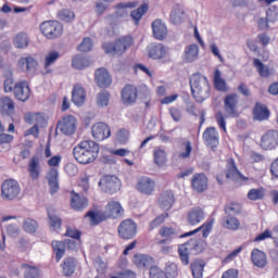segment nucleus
Returning <instances> with one entry per match:
<instances>
[{
	"instance_id": "obj_8",
	"label": "nucleus",
	"mask_w": 278,
	"mask_h": 278,
	"mask_svg": "<svg viewBox=\"0 0 278 278\" xmlns=\"http://www.w3.org/2000/svg\"><path fill=\"white\" fill-rule=\"evenodd\" d=\"M98 186L106 194H116L121 190V179L114 175L103 176Z\"/></svg>"
},
{
	"instance_id": "obj_53",
	"label": "nucleus",
	"mask_w": 278,
	"mask_h": 278,
	"mask_svg": "<svg viewBox=\"0 0 278 278\" xmlns=\"http://www.w3.org/2000/svg\"><path fill=\"white\" fill-rule=\"evenodd\" d=\"M86 217L90 219L92 225H99L105 220V217L96 211H89L86 213Z\"/></svg>"
},
{
	"instance_id": "obj_41",
	"label": "nucleus",
	"mask_w": 278,
	"mask_h": 278,
	"mask_svg": "<svg viewBox=\"0 0 278 278\" xmlns=\"http://www.w3.org/2000/svg\"><path fill=\"white\" fill-rule=\"evenodd\" d=\"M220 75V70H215L213 78L214 88L218 92H227V81Z\"/></svg>"
},
{
	"instance_id": "obj_36",
	"label": "nucleus",
	"mask_w": 278,
	"mask_h": 278,
	"mask_svg": "<svg viewBox=\"0 0 278 278\" xmlns=\"http://www.w3.org/2000/svg\"><path fill=\"white\" fill-rule=\"evenodd\" d=\"M253 116L255 121H268L270 116V111H268V108L266 105L256 102L253 110Z\"/></svg>"
},
{
	"instance_id": "obj_29",
	"label": "nucleus",
	"mask_w": 278,
	"mask_h": 278,
	"mask_svg": "<svg viewBox=\"0 0 278 278\" xmlns=\"http://www.w3.org/2000/svg\"><path fill=\"white\" fill-rule=\"evenodd\" d=\"M72 101L74 105H77L78 108H81V105L86 103V90L84 87L79 85L74 86L72 91Z\"/></svg>"
},
{
	"instance_id": "obj_35",
	"label": "nucleus",
	"mask_w": 278,
	"mask_h": 278,
	"mask_svg": "<svg viewBox=\"0 0 278 278\" xmlns=\"http://www.w3.org/2000/svg\"><path fill=\"white\" fill-rule=\"evenodd\" d=\"M252 264L257 268H264L267 264L266 253L260 249H254L251 252Z\"/></svg>"
},
{
	"instance_id": "obj_23",
	"label": "nucleus",
	"mask_w": 278,
	"mask_h": 278,
	"mask_svg": "<svg viewBox=\"0 0 278 278\" xmlns=\"http://www.w3.org/2000/svg\"><path fill=\"white\" fill-rule=\"evenodd\" d=\"M191 186L195 192L207 190V176L205 174H194L191 178Z\"/></svg>"
},
{
	"instance_id": "obj_61",
	"label": "nucleus",
	"mask_w": 278,
	"mask_h": 278,
	"mask_svg": "<svg viewBox=\"0 0 278 278\" xmlns=\"http://www.w3.org/2000/svg\"><path fill=\"white\" fill-rule=\"evenodd\" d=\"M116 140L119 142V144H127V141L129 140V130L122 128L116 134Z\"/></svg>"
},
{
	"instance_id": "obj_56",
	"label": "nucleus",
	"mask_w": 278,
	"mask_h": 278,
	"mask_svg": "<svg viewBox=\"0 0 278 278\" xmlns=\"http://www.w3.org/2000/svg\"><path fill=\"white\" fill-rule=\"evenodd\" d=\"M165 275L170 278L179 277V267L175 263H167L165 266Z\"/></svg>"
},
{
	"instance_id": "obj_11",
	"label": "nucleus",
	"mask_w": 278,
	"mask_h": 278,
	"mask_svg": "<svg viewBox=\"0 0 278 278\" xmlns=\"http://www.w3.org/2000/svg\"><path fill=\"white\" fill-rule=\"evenodd\" d=\"M56 128L61 130L64 136H73L77 130V122L75 116L66 115L61 121L58 122Z\"/></svg>"
},
{
	"instance_id": "obj_15",
	"label": "nucleus",
	"mask_w": 278,
	"mask_h": 278,
	"mask_svg": "<svg viewBox=\"0 0 278 278\" xmlns=\"http://www.w3.org/2000/svg\"><path fill=\"white\" fill-rule=\"evenodd\" d=\"M94 79L99 88H110V86H112V76L105 67L96 70Z\"/></svg>"
},
{
	"instance_id": "obj_20",
	"label": "nucleus",
	"mask_w": 278,
	"mask_h": 278,
	"mask_svg": "<svg viewBox=\"0 0 278 278\" xmlns=\"http://www.w3.org/2000/svg\"><path fill=\"white\" fill-rule=\"evenodd\" d=\"M16 112V104L12 98L4 96L0 98V114L2 116H14Z\"/></svg>"
},
{
	"instance_id": "obj_6",
	"label": "nucleus",
	"mask_w": 278,
	"mask_h": 278,
	"mask_svg": "<svg viewBox=\"0 0 278 278\" xmlns=\"http://www.w3.org/2000/svg\"><path fill=\"white\" fill-rule=\"evenodd\" d=\"M40 31L48 40H55L64 34V27L58 21H46L40 24Z\"/></svg>"
},
{
	"instance_id": "obj_14",
	"label": "nucleus",
	"mask_w": 278,
	"mask_h": 278,
	"mask_svg": "<svg viewBox=\"0 0 278 278\" xmlns=\"http://www.w3.org/2000/svg\"><path fill=\"white\" fill-rule=\"evenodd\" d=\"M122 101L124 105H134L138 101V88L134 85H126L122 89Z\"/></svg>"
},
{
	"instance_id": "obj_2",
	"label": "nucleus",
	"mask_w": 278,
	"mask_h": 278,
	"mask_svg": "<svg viewBox=\"0 0 278 278\" xmlns=\"http://www.w3.org/2000/svg\"><path fill=\"white\" fill-rule=\"evenodd\" d=\"M189 86L191 94L197 103H203L206 99H210V80L201 73H195L190 77Z\"/></svg>"
},
{
	"instance_id": "obj_43",
	"label": "nucleus",
	"mask_w": 278,
	"mask_h": 278,
	"mask_svg": "<svg viewBox=\"0 0 278 278\" xmlns=\"http://www.w3.org/2000/svg\"><path fill=\"white\" fill-rule=\"evenodd\" d=\"M136 5H138V2L134 1V2H121L118 4L115 5V16H117V18H123V16L127 15V9H131V8H136Z\"/></svg>"
},
{
	"instance_id": "obj_9",
	"label": "nucleus",
	"mask_w": 278,
	"mask_h": 278,
	"mask_svg": "<svg viewBox=\"0 0 278 278\" xmlns=\"http://www.w3.org/2000/svg\"><path fill=\"white\" fill-rule=\"evenodd\" d=\"M239 96L237 93H229L224 98V110L230 118H238L240 111H238Z\"/></svg>"
},
{
	"instance_id": "obj_12",
	"label": "nucleus",
	"mask_w": 278,
	"mask_h": 278,
	"mask_svg": "<svg viewBox=\"0 0 278 278\" xmlns=\"http://www.w3.org/2000/svg\"><path fill=\"white\" fill-rule=\"evenodd\" d=\"M91 134L96 140L103 141L112 136V130L108 124L99 122L92 126Z\"/></svg>"
},
{
	"instance_id": "obj_3",
	"label": "nucleus",
	"mask_w": 278,
	"mask_h": 278,
	"mask_svg": "<svg viewBox=\"0 0 278 278\" xmlns=\"http://www.w3.org/2000/svg\"><path fill=\"white\" fill-rule=\"evenodd\" d=\"M203 253L201 240L191 238L189 241L178 245V255L182 266L190 264V255H199Z\"/></svg>"
},
{
	"instance_id": "obj_21",
	"label": "nucleus",
	"mask_w": 278,
	"mask_h": 278,
	"mask_svg": "<svg viewBox=\"0 0 278 278\" xmlns=\"http://www.w3.org/2000/svg\"><path fill=\"white\" fill-rule=\"evenodd\" d=\"M137 190L141 192V194H153L155 181L149 177H141L137 182Z\"/></svg>"
},
{
	"instance_id": "obj_50",
	"label": "nucleus",
	"mask_w": 278,
	"mask_h": 278,
	"mask_svg": "<svg viewBox=\"0 0 278 278\" xmlns=\"http://www.w3.org/2000/svg\"><path fill=\"white\" fill-rule=\"evenodd\" d=\"M97 104L100 108H108L110 105V92L108 90H102L98 93Z\"/></svg>"
},
{
	"instance_id": "obj_62",
	"label": "nucleus",
	"mask_w": 278,
	"mask_h": 278,
	"mask_svg": "<svg viewBox=\"0 0 278 278\" xmlns=\"http://www.w3.org/2000/svg\"><path fill=\"white\" fill-rule=\"evenodd\" d=\"M150 278H168V276L157 266H152L150 268Z\"/></svg>"
},
{
	"instance_id": "obj_45",
	"label": "nucleus",
	"mask_w": 278,
	"mask_h": 278,
	"mask_svg": "<svg viewBox=\"0 0 278 278\" xmlns=\"http://www.w3.org/2000/svg\"><path fill=\"white\" fill-rule=\"evenodd\" d=\"M253 66H254V68H256L260 77H263V78L270 77V68H268V66L264 65L262 60L254 59L253 60Z\"/></svg>"
},
{
	"instance_id": "obj_4",
	"label": "nucleus",
	"mask_w": 278,
	"mask_h": 278,
	"mask_svg": "<svg viewBox=\"0 0 278 278\" xmlns=\"http://www.w3.org/2000/svg\"><path fill=\"white\" fill-rule=\"evenodd\" d=\"M134 45V37L123 36L115 40V42H104L102 49L105 53L111 55H123Z\"/></svg>"
},
{
	"instance_id": "obj_13",
	"label": "nucleus",
	"mask_w": 278,
	"mask_h": 278,
	"mask_svg": "<svg viewBox=\"0 0 278 278\" xmlns=\"http://www.w3.org/2000/svg\"><path fill=\"white\" fill-rule=\"evenodd\" d=\"M27 172L29 178L33 181H38L40 179V173H42V165H40V156L33 155L28 162Z\"/></svg>"
},
{
	"instance_id": "obj_10",
	"label": "nucleus",
	"mask_w": 278,
	"mask_h": 278,
	"mask_svg": "<svg viewBox=\"0 0 278 278\" xmlns=\"http://www.w3.org/2000/svg\"><path fill=\"white\" fill-rule=\"evenodd\" d=\"M278 147V131L267 130L261 138V149L264 151H275Z\"/></svg>"
},
{
	"instance_id": "obj_64",
	"label": "nucleus",
	"mask_w": 278,
	"mask_h": 278,
	"mask_svg": "<svg viewBox=\"0 0 278 278\" xmlns=\"http://www.w3.org/2000/svg\"><path fill=\"white\" fill-rule=\"evenodd\" d=\"M16 84L14 83V78L12 76L8 77L4 79L3 87H4V92H14V87Z\"/></svg>"
},
{
	"instance_id": "obj_22",
	"label": "nucleus",
	"mask_w": 278,
	"mask_h": 278,
	"mask_svg": "<svg viewBox=\"0 0 278 278\" xmlns=\"http://www.w3.org/2000/svg\"><path fill=\"white\" fill-rule=\"evenodd\" d=\"M173 205H175V193H173V191H164L161 193L159 198V206L161 210L168 212V210L173 208Z\"/></svg>"
},
{
	"instance_id": "obj_52",
	"label": "nucleus",
	"mask_w": 278,
	"mask_h": 278,
	"mask_svg": "<svg viewBox=\"0 0 278 278\" xmlns=\"http://www.w3.org/2000/svg\"><path fill=\"white\" fill-rule=\"evenodd\" d=\"M58 60H60V52L50 51L45 58L46 71L49 68V66H52V64H55V62H58Z\"/></svg>"
},
{
	"instance_id": "obj_63",
	"label": "nucleus",
	"mask_w": 278,
	"mask_h": 278,
	"mask_svg": "<svg viewBox=\"0 0 278 278\" xmlns=\"http://www.w3.org/2000/svg\"><path fill=\"white\" fill-rule=\"evenodd\" d=\"M161 238H170V236H177V231L173 227H162L159 231Z\"/></svg>"
},
{
	"instance_id": "obj_1",
	"label": "nucleus",
	"mask_w": 278,
	"mask_h": 278,
	"mask_svg": "<svg viewBox=\"0 0 278 278\" xmlns=\"http://www.w3.org/2000/svg\"><path fill=\"white\" fill-rule=\"evenodd\" d=\"M99 151L100 148L97 142L85 140L74 148L73 155L79 164H90L99 157Z\"/></svg>"
},
{
	"instance_id": "obj_46",
	"label": "nucleus",
	"mask_w": 278,
	"mask_h": 278,
	"mask_svg": "<svg viewBox=\"0 0 278 278\" xmlns=\"http://www.w3.org/2000/svg\"><path fill=\"white\" fill-rule=\"evenodd\" d=\"M242 212V206H240V203H229L225 205V214L228 217H236L238 214Z\"/></svg>"
},
{
	"instance_id": "obj_60",
	"label": "nucleus",
	"mask_w": 278,
	"mask_h": 278,
	"mask_svg": "<svg viewBox=\"0 0 278 278\" xmlns=\"http://www.w3.org/2000/svg\"><path fill=\"white\" fill-rule=\"evenodd\" d=\"M266 18L269 21V23H277L278 21V8L277 5H271L266 11Z\"/></svg>"
},
{
	"instance_id": "obj_44",
	"label": "nucleus",
	"mask_w": 278,
	"mask_h": 278,
	"mask_svg": "<svg viewBox=\"0 0 278 278\" xmlns=\"http://www.w3.org/2000/svg\"><path fill=\"white\" fill-rule=\"evenodd\" d=\"M147 12H149V4L143 3L137 10L130 12V17L135 21V24L138 25Z\"/></svg>"
},
{
	"instance_id": "obj_30",
	"label": "nucleus",
	"mask_w": 278,
	"mask_h": 278,
	"mask_svg": "<svg viewBox=\"0 0 278 278\" xmlns=\"http://www.w3.org/2000/svg\"><path fill=\"white\" fill-rule=\"evenodd\" d=\"M92 64L90 56H86L84 54H77L72 60L73 68L76 71H84V68H88Z\"/></svg>"
},
{
	"instance_id": "obj_25",
	"label": "nucleus",
	"mask_w": 278,
	"mask_h": 278,
	"mask_svg": "<svg viewBox=\"0 0 278 278\" xmlns=\"http://www.w3.org/2000/svg\"><path fill=\"white\" fill-rule=\"evenodd\" d=\"M134 264L137 268H151L152 266H155V258L147 254H135Z\"/></svg>"
},
{
	"instance_id": "obj_32",
	"label": "nucleus",
	"mask_w": 278,
	"mask_h": 278,
	"mask_svg": "<svg viewBox=\"0 0 278 278\" xmlns=\"http://www.w3.org/2000/svg\"><path fill=\"white\" fill-rule=\"evenodd\" d=\"M199 59V46L197 43L189 45L184 51V62L188 64L197 61Z\"/></svg>"
},
{
	"instance_id": "obj_33",
	"label": "nucleus",
	"mask_w": 278,
	"mask_h": 278,
	"mask_svg": "<svg viewBox=\"0 0 278 278\" xmlns=\"http://www.w3.org/2000/svg\"><path fill=\"white\" fill-rule=\"evenodd\" d=\"M205 218V212H203V208L201 207H194L191 211H189L187 215V220L189 225H199L201 220Z\"/></svg>"
},
{
	"instance_id": "obj_49",
	"label": "nucleus",
	"mask_w": 278,
	"mask_h": 278,
	"mask_svg": "<svg viewBox=\"0 0 278 278\" xmlns=\"http://www.w3.org/2000/svg\"><path fill=\"white\" fill-rule=\"evenodd\" d=\"M154 164L156 166H166V151L163 149H155L153 152Z\"/></svg>"
},
{
	"instance_id": "obj_26",
	"label": "nucleus",
	"mask_w": 278,
	"mask_h": 278,
	"mask_svg": "<svg viewBox=\"0 0 278 278\" xmlns=\"http://www.w3.org/2000/svg\"><path fill=\"white\" fill-rule=\"evenodd\" d=\"M70 204L72 210H75L76 212H81V210H86V207H88V198L81 197L78 193H75V191H72Z\"/></svg>"
},
{
	"instance_id": "obj_55",
	"label": "nucleus",
	"mask_w": 278,
	"mask_h": 278,
	"mask_svg": "<svg viewBox=\"0 0 278 278\" xmlns=\"http://www.w3.org/2000/svg\"><path fill=\"white\" fill-rule=\"evenodd\" d=\"M224 227H226V229H232L233 231H236V229L240 227V220H238V218L236 217L225 216Z\"/></svg>"
},
{
	"instance_id": "obj_27",
	"label": "nucleus",
	"mask_w": 278,
	"mask_h": 278,
	"mask_svg": "<svg viewBox=\"0 0 278 278\" xmlns=\"http://www.w3.org/2000/svg\"><path fill=\"white\" fill-rule=\"evenodd\" d=\"M18 66L24 71V73H35L38 68V61L34 56H24L18 61Z\"/></svg>"
},
{
	"instance_id": "obj_42",
	"label": "nucleus",
	"mask_w": 278,
	"mask_h": 278,
	"mask_svg": "<svg viewBox=\"0 0 278 278\" xmlns=\"http://www.w3.org/2000/svg\"><path fill=\"white\" fill-rule=\"evenodd\" d=\"M53 252L55 253L56 262H60L66 255V243L64 241L54 240L51 243Z\"/></svg>"
},
{
	"instance_id": "obj_16",
	"label": "nucleus",
	"mask_w": 278,
	"mask_h": 278,
	"mask_svg": "<svg viewBox=\"0 0 278 278\" xmlns=\"http://www.w3.org/2000/svg\"><path fill=\"white\" fill-rule=\"evenodd\" d=\"M202 138L207 147H211V149H216L219 144V135L218 130H216V127H207L203 135Z\"/></svg>"
},
{
	"instance_id": "obj_19",
	"label": "nucleus",
	"mask_w": 278,
	"mask_h": 278,
	"mask_svg": "<svg viewBox=\"0 0 278 278\" xmlns=\"http://www.w3.org/2000/svg\"><path fill=\"white\" fill-rule=\"evenodd\" d=\"M13 93L17 101H22V103H25V101L29 99L30 94L29 85L27 84V81L15 83Z\"/></svg>"
},
{
	"instance_id": "obj_38",
	"label": "nucleus",
	"mask_w": 278,
	"mask_h": 278,
	"mask_svg": "<svg viewBox=\"0 0 278 278\" xmlns=\"http://www.w3.org/2000/svg\"><path fill=\"white\" fill-rule=\"evenodd\" d=\"M123 206L116 201L109 202L106 205V215L111 218H118L123 216Z\"/></svg>"
},
{
	"instance_id": "obj_47",
	"label": "nucleus",
	"mask_w": 278,
	"mask_h": 278,
	"mask_svg": "<svg viewBox=\"0 0 278 278\" xmlns=\"http://www.w3.org/2000/svg\"><path fill=\"white\" fill-rule=\"evenodd\" d=\"M266 194V190L264 188H258V189H250V191L248 192V199L250 201H262V199H264Z\"/></svg>"
},
{
	"instance_id": "obj_28",
	"label": "nucleus",
	"mask_w": 278,
	"mask_h": 278,
	"mask_svg": "<svg viewBox=\"0 0 278 278\" xmlns=\"http://www.w3.org/2000/svg\"><path fill=\"white\" fill-rule=\"evenodd\" d=\"M213 227H214V222H207L194 230L180 235L179 238H190V236H194V233H199V231H202L203 238H208L210 233H212Z\"/></svg>"
},
{
	"instance_id": "obj_58",
	"label": "nucleus",
	"mask_w": 278,
	"mask_h": 278,
	"mask_svg": "<svg viewBox=\"0 0 278 278\" xmlns=\"http://www.w3.org/2000/svg\"><path fill=\"white\" fill-rule=\"evenodd\" d=\"M77 50L83 53H88V51H92V39L90 37H85L77 47Z\"/></svg>"
},
{
	"instance_id": "obj_48",
	"label": "nucleus",
	"mask_w": 278,
	"mask_h": 278,
	"mask_svg": "<svg viewBox=\"0 0 278 278\" xmlns=\"http://www.w3.org/2000/svg\"><path fill=\"white\" fill-rule=\"evenodd\" d=\"M22 268H25V278H40V270L36 266L29 264H22Z\"/></svg>"
},
{
	"instance_id": "obj_37",
	"label": "nucleus",
	"mask_w": 278,
	"mask_h": 278,
	"mask_svg": "<svg viewBox=\"0 0 278 278\" xmlns=\"http://www.w3.org/2000/svg\"><path fill=\"white\" fill-rule=\"evenodd\" d=\"M13 47L15 49H22L25 50L27 49V47H29V35H27V33H17L14 37H13Z\"/></svg>"
},
{
	"instance_id": "obj_34",
	"label": "nucleus",
	"mask_w": 278,
	"mask_h": 278,
	"mask_svg": "<svg viewBox=\"0 0 278 278\" xmlns=\"http://www.w3.org/2000/svg\"><path fill=\"white\" fill-rule=\"evenodd\" d=\"M59 175L60 174L55 168L50 169V172L47 175V180L50 188V194H55L58 193V190H60V182L58 181Z\"/></svg>"
},
{
	"instance_id": "obj_51",
	"label": "nucleus",
	"mask_w": 278,
	"mask_h": 278,
	"mask_svg": "<svg viewBox=\"0 0 278 278\" xmlns=\"http://www.w3.org/2000/svg\"><path fill=\"white\" fill-rule=\"evenodd\" d=\"M48 218L50 220V227L54 229V231L62 229V218H60V216L51 213V211H48Z\"/></svg>"
},
{
	"instance_id": "obj_24",
	"label": "nucleus",
	"mask_w": 278,
	"mask_h": 278,
	"mask_svg": "<svg viewBox=\"0 0 278 278\" xmlns=\"http://www.w3.org/2000/svg\"><path fill=\"white\" fill-rule=\"evenodd\" d=\"M62 273L65 277H73L77 269V261L73 256H68L61 263Z\"/></svg>"
},
{
	"instance_id": "obj_7",
	"label": "nucleus",
	"mask_w": 278,
	"mask_h": 278,
	"mask_svg": "<svg viewBox=\"0 0 278 278\" xmlns=\"http://www.w3.org/2000/svg\"><path fill=\"white\" fill-rule=\"evenodd\" d=\"M117 233L122 240H134L138 233V224L134 219H124L117 227Z\"/></svg>"
},
{
	"instance_id": "obj_39",
	"label": "nucleus",
	"mask_w": 278,
	"mask_h": 278,
	"mask_svg": "<svg viewBox=\"0 0 278 278\" xmlns=\"http://www.w3.org/2000/svg\"><path fill=\"white\" fill-rule=\"evenodd\" d=\"M184 8L180 4H175L169 14V21L174 25H179L184 21Z\"/></svg>"
},
{
	"instance_id": "obj_31",
	"label": "nucleus",
	"mask_w": 278,
	"mask_h": 278,
	"mask_svg": "<svg viewBox=\"0 0 278 278\" xmlns=\"http://www.w3.org/2000/svg\"><path fill=\"white\" fill-rule=\"evenodd\" d=\"M226 178L231 179V181L242 179V173H240L238 166H236V161L233 159H229L227 162Z\"/></svg>"
},
{
	"instance_id": "obj_57",
	"label": "nucleus",
	"mask_w": 278,
	"mask_h": 278,
	"mask_svg": "<svg viewBox=\"0 0 278 278\" xmlns=\"http://www.w3.org/2000/svg\"><path fill=\"white\" fill-rule=\"evenodd\" d=\"M166 218H168V213H163L159 215L156 218L150 222L149 231H153V229H157V227H160V225H162L164 220H166Z\"/></svg>"
},
{
	"instance_id": "obj_40",
	"label": "nucleus",
	"mask_w": 278,
	"mask_h": 278,
	"mask_svg": "<svg viewBox=\"0 0 278 278\" xmlns=\"http://www.w3.org/2000/svg\"><path fill=\"white\" fill-rule=\"evenodd\" d=\"M191 275L193 278H202L205 270V261L195 260L190 264Z\"/></svg>"
},
{
	"instance_id": "obj_17",
	"label": "nucleus",
	"mask_w": 278,
	"mask_h": 278,
	"mask_svg": "<svg viewBox=\"0 0 278 278\" xmlns=\"http://www.w3.org/2000/svg\"><path fill=\"white\" fill-rule=\"evenodd\" d=\"M168 53V48L164 43H151L148 47V55L151 60H164Z\"/></svg>"
},
{
	"instance_id": "obj_5",
	"label": "nucleus",
	"mask_w": 278,
	"mask_h": 278,
	"mask_svg": "<svg viewBox=\"0 0 278 278\" xmlns=\"http://www.w3.org/2000/svg\"><path fill=\"white\" fill-rule=\"evenodd\" d=\"M1 197L3 201H18L21 197V185L14 179H7L1 185Z\"/></svg>"
},
{
	"instance_id": "obj_59",
	"label": "nucleus",
	"mask_w": 278,
	"mask_h": 278,
	"mask_svg": "<svg viewBox=\"0 0 278 278\" xmlns=\"http://www.w3.org/2000/svg\"><path fill=\"white\" fill-rule=\"evenodd\" d=\"M58 16L61 21H65V23H71L73 18H75V13L70 9H62L59 11Z\"/></svg>"
},
{
	"instance_id": "obj_18",
	"label": "nucleus",
	"mask_w": 278,
	"mask_h": 278,
	"mask_svg": "<svg viewBox=\"0 0 278 278\" xmlns=\"http://www.w3.org/2000/svg\"><path fill=\"white\" fill-rule=\"evenodd\" d=\"M152 34L155 40H164L166 36H168V28L166 27V23L160 18H156L151 24Z\"/></svg>"
},
{
	"instance_id": "obj_54",
	"label": "nucleus",
	"mask_w": 278,
	"mask_h": 278,
	"mask_svg": "<svg viewBox=\"0 0 278 278\" xmlns=\"http://www.w3.org/2000/svg\"><path fill=\"white\" fill-rule=\"evenodd\" d=\"M23 227L26 233H36L38 230V222L31 218H27L24 220Z\"/></svg>"
}]
</instances>
